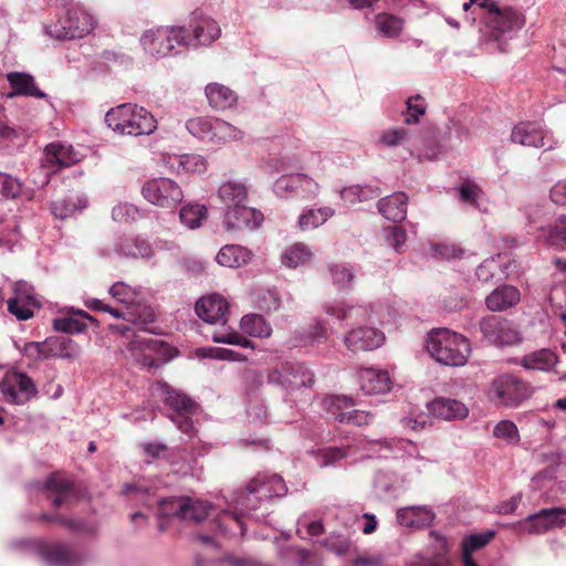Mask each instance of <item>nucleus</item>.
<instances>
[{"label":"nucleus","instance_id":"nucleus-31","mask_svg":"<svg viewBox=\"0 0 566 566\" xmlns=\"http://www.w3.org/2000/svg\"><path fill=\"white\" fill-rule=\"evenodd\" d=\"M520 301V290L514 285L503 284L485 297V305L491 312H504L517 305Z\"/></svg>","mask_w":566,"mask_h":566},{"label":"nucleus","instance_id":"nucleus-47","mask_svg":"<svg viewBox=\"0 0 566 566\" xmlns=\"http://www.w3.org/2000/svg\"><path fill=\"white\" fill-rule=\"evenodd\" d=\"M557 361V355L553 350L543 348L525 355L521 365L526 369L548 371Z\"/></svg>","mask_w":566,"mask_h":566},{"label":"nucleus","instance_id":"nucleus-13","mask_svg":"<svg viewBox=\"0 0 566 566\" xmlns=\"http://www.w3.org/2000/svg\"><path fill=\"white\" fill-rule=\"evenodd\" d=\"M483 20L490 34L499 39L503 35H511L524 25V17L506 6H500L496 1L484 13Z\"/></svg>","mask_w":566,"mask_h":566},{"label":"nucleus","instance_id":"nucleus-44","mask_svg":"<svg viewBox=\"0 0 566 566\" xmlns=\"http://www.w3.org/2000/svg\"><path fill=\"white\" fill-rule=\"evenodd\" d=\"M335 214L332 207L308 208L302 211L297 219V227L306 232L323 226Z\"/></svg>","mask_w":566,"mask_h":566},{"label":"nucleus","instance_id":"nucleus-17","mask_svg":"<svg viewBox=\"0 0 566 566\" xmlns=\"http://www.w3.org/2000/svg\"><path fill=\"white\" fill-rule=\"evenodd\" d=\"M511 140L526 147L545 148L547 150L557 147V140L545 132L538 123L523 122L514 126Z\"/></svg>","mask_w":566,"mask_h":566},{"label":"nucleus","instance_id":"nucleus-53","mask_svg":"<svg viewBox=\"0 0 566 566\" xmlns=\"http://www.w3.org/2000/svg\"><path fill=\"white\" fill-rule=\"evenodd\" d=\"M240 328L252 337L265 338L272 334L270 323L262 315L247 314L240 321Z\"/></svg>","mask_w":566,"mask_h":566},{"label":"nucleus","instance_id":"nucleus-40","mask_svg":"<svg viewBox=\"0 0 566 566\" xmlns=\"http://www.w3.org/2000/svg\"><path fill=\"white\" fill-rule=\"evenodd\" d=\"M534 234L542 244L566 248V214L558 217L553 227H538Z\"/></svg>","mask_w":566,"mask_h":566},{"label":"nucleus","instance_id":"nucleus-20","mask_svg":"<svg viewBox=\"0 0 566 566\" xmlns=\"http://www.w3.org/2000/svg\"><path fill=\"white\" fill-rule=\"evenodd\" d=\"M566 507L543 509L526 518L518 522L517 526L530 534H541L555 527H562L565 524L563 515L566 514Z\"/></svg>","mask_w":566,"mask_h":566},{"label":"nucleus","instance_id":"nucleus-30","mask_svg":"<svg viewBox=\"0 0 566 566\" xmlns=\"http://www.w3.org/2000/svg\"><path fill=\"white\" fill-rule=\"evenodd\" d=\"M430 415L438 419L452 421L465 419L469 408L462 401L453 398L438 397L427 403Z\"/></svg>","mask_w":566,"mask_h":566},{"label":"nucleus","instance_id":"nucleus-42","mask_svg":"<svg viewBox=\"0 0 566 566\" xmlns=\"http://www.w3.org/2000/svg\"><path fill=\"white\" fill-rule=\"evenodd\" d=\"M251 259V251L239 244H227L216 255L218 264L231 269L245 265Z\"/></svg>","mask_w":566,"mask_h":566},{"label":"nucleus","instance_id":"nucleus-9","mask_svg":"<svg viewBox=\"0 0 566 566\" xmlns=\"http://www.w3.org/2000/svg\"><path fill=\"white\" fill-rule=\"evenodd\" d=\"M322 161L321 154L305 153L300 149V143L294 142L291 146H284L279 156L271 159V165L276 172L294 170H318L323 172Z\"/></svg>","mask_w":566,"mask_h":566},{"label":"nucleus","instance_id":"nucleus-25","mask_svg":"<svg viewBox=\"0 0 566 566\" xmlns=\"http://www.w3.org/2000/svg\"><path fill=\"white\" fill-rule=\"evenodd\" d=\"M357 381L366 396L384 395L390 391L392 381L387 370L366 367L357 370Z\"/></svg>","mask_w":566,"mask_h":566},{"label":"nucleus","instance_id":"nucleus-64","mask_svg":"<svg viewBox=\"0 0 566 566\" xmlns=\"http://www.w3.org/2000/svg\"><path fill=\"white\" fill-rule=\"evenodd\" d=\"M409 133L401 127H390L379 135V144L386 147H397L408 140Z\"/></svg>","mask_w":566,"mask_h":566},{"label":"nucleus","instance_id":"nucleus-43","mask_svg":"<svg viewBox=\"0 0 566 566\" xmlns=\"http://www.w3.org/2000/svg\"><path fill=\"white\" fill-rule=\"evenodd\" d=\"M313 259L314 252L303 242L291 244L281 254L282 264L289 269L307 265L313 261Z\"/></svg>","mask_w":566,"mask_h":566},{"label":"nucleus","instance_id":"nucleus-51","mask_svg":"<svg viewBox=\"0 0 566 566\" xmlns=\"http://www.w3.org/2000/svg\"><path fill=\"white\" fill-rule=\"evenodd\" d=\"M242 138L243 132L240 128L223 119L214 118L210 143L222 145L229 142L240 140Z\"/></svg>","mask_w":566,"mask_h":566},{"label":"nucleus","instance_id":"nucleus-6","mask_svg":"<svg viewBox=\"0 0 566 566\" xmlns=\"http://www.w3.org/2000/svg\"><path fill=\"white\" fill-rule=\"evenodd\" d=\"M140 45L153 57L172 54L178 46H189L191 39L185 27H158L146 30L140 36Z\"/></svg>","mask_w":566,"mask_h":566},{"label":"nucleus","instance_id":"nucleus-19","mask_svg":"<svg viewBox=\"0 0 566 566\" xmlns=\"http://www.w3.org/2000/svg\"><path fill=\"white\" fill-rule=\"evenodd\" d=\"M259 480H251L244 490L234 492L228 502L232 518L241 524L239 516L250 514L266 501L261 491L255 490Z\"/></svg>","mask_w":566,"mask_h":566},{"label":"nucleus","instance_id":"nucleus-16","mask_svg":"<svg viewBox=\"0 0 566 566\" xmlns=\"http://www.w3.org/2000/svg\"><path fill=\"white\" fill-rule=\"evenodd\" d=\"M78 154L70 145L52 143L48 145L43 153L42 167L43 178L40 181L33 180L39 187L49 182L50 174L55 172L61 167H67L78 161Z\"/></svg>","mask_w":566,"mask_h":566},{"label":"nucleus","instance_id":"nucleus-57","mask_svg":"<svg viewBox=\"0 0 566 566\" xmlns=\"http://www.w3.org/2000/svg\"><path fill=\"white\" fill-rule=\"evenodd\" d=\"M273 192L277 198L289 199L298 195L297 174H284L273 184Z\"/></svg>","mask_w":566,"mask_h":566},{"label":"nucleus","instance_id":"nucleus-34","mask_svg":"<svg viewBox=\"0 0 566 566\" xmlns=\"http://www.w3.org/2000/svg\"><path fill=\"white\" fill-rule=\"evenodd\" d=\"M66 313H72L74 316L56 317L52 322L55 331L67 334H80L87 328L85 321L95 322V318L83 310H75L74 307L65 308Z\"/></svg>","mask_w":566,"mask_h":566},{"label":"nucleus","instance_id":"nucleus-18","mask_svg":"<svg viewBox=\"0 0 566 566\" xmlns=\"http://www.w3.org/2000/svg\"><path fill=\"white\" fill-rule=\"evenodd\" d=\"M263 213L247 202L226 209L222 226L227 231H240L243 229H258L263 222Z\"/></svg>","mask_w":566,"mask_h":566},{"label":"nucleus","instance_id":"nucleus-59","mask_svg":"<svg viewBox=\"0 0 566 566\" xmlns=\"http://www.w3.org/2000/svg\"><path fill=\"white\" fill-rule=\"evenodd\" d=\"M464 253V250L454 243L440 242L429 244V254L436 259L450 261L461 259Z\"/></svg>","mask_w":566,"mask_h":566},{"label":"nucleus","instance_id":"nucleus-8","mask_svg":"<svg viewBox=\"0 0 566 566\" xmlns=\"http://www.w3.org/2000/svg\"><path fill=\"white\" fill-rule=\"evenodd\" d=\"M384 450L390 449V442L387 440H367L365 438L347 441L342 446L325 447L312 451V454L318 467H329L338 463L340 460L354 457L361 450Z\"/></svg>","mask_w":566,"mask_h":566},{"label":"nucleus","instance_id":"nucleus-45","mask_svg":"<svg viewBox=\"0 0 566 566\" xmlns=\"http://www.w3.org/2000/svg\"><path fill=\"white\" fill-rule=\"evenodd\" d=\"M322 308L326 315L337 321L359 318L366 314L365 307L359 305H353L344 301L324 302Z\"/></svg>","mask_w":566,"mask_h":566},{"label":"nucleus","instance_id":"nucleus-46","mask_svg":"<svg viewBox=\"0 0 566 566\" xmlns=\"http://www.w3.org/2000/svg\"><path fill=\"white\" fill-rule=\"evenodd\" d=\"M86 205L87 200L83 195H70L52 202L51 212L55 218L64 220L81 212Z\"/></svg>","mask_w":566,"mask_h":566},{"label":"nucleus","instance_id":"nucleus-27","mask_svg":"<svg viewBox=\"0 0 566 566\" xmlns=\"http://www.w3.org/2000/svg\"><path fill=\"white\" fill-rule=\"evenodd\" d=\"M34 486L42 489L55 507L71 503L74 497L73 482L59 473L50 475L43 484L35 483Z\"/></svg>","mask_w":566,"mask_h":566},{"label":"nucleus","instance_id":"nucleus-55","mask_svg":"<svg viewBox=\"0 0 566 566\" xmlns=\"http://www.w3.org/2000/svg\"><path fill=\"white\" fill-rule=\"evenodd\" d=\"M328 272L333 284L337 290H348L355 277V271L348 263H331L328 264Z\"/></svg>","mask_w":566,"mask_h":566},{"label":"nucleus","instance_id":"nucleus-41","mask_svg":"<svg viewBox=\"0 0 566 566\" xmlns=\"http://www.w3.org/2000/svg\"><path fill=\"white\" fill-rule=\"evenodd\" d=\"M494 536L495 532L492 530L465 536L461 543V558L463 566H479L473 559L472 554L486 546Z\"/></svg>","mask_w":566,"mask_h":566},{"label":"nucleus","instance_id":"nucleus-48","mask_svg":"<svg viewBox=\"0 0 566 566\" xmlns=\"http://www.w3.org/2000/svg\"><path fill=\"white\" fill-rule=\"evenodd\" d=\"M374 22L376 32L386 39L398 38L405 27L401 18L386 12L378 13Z\"/></svg>","mask_w":566,"mask_h":566},{"label":"nucleus","instance_id":"nucleus-21","mask_svg":"<svg viewBox=\"0 0 566 566\" xmlns=\"http://www.w3.org/2000/svg\"><path fill=\"white\" fill-rule=\"evenodd\" d=\"M13 295L8 300V311L20 321H27L33 316V308L40 304L35 297L33 287L24 281L13 284Z\"/></svg>","mask_w":566,"mask_h":566},{"label":"nucleus","instance_id":"nucleus-1","mask_svg":"<svg viewBox=\"0 0 566 566\" xmlns=\"http://www.w3.org/2000/svg\"><path fill=\"white\" fill-rule=\"evenodd\" d=\"M109 295L118 303L125 305V311H120L126 323L111 325V328L129 337L130 332L134 334L132 346L150 347L153 339H144L136 335V332H149L148 327L155 321V311L147 304L142 302V292L137 287H133L124 282H116L108 289Z\"/></svg>","mask_w":566,"mask_h":566},{"label":"nucleus","instance_id":"nucleus-61","mask_svg":"<svg viewBox=\"0 0 566 566\" xmlns=\"http://www.w3.org/2000/svg\"><path fill=\"white\" fill-rule=\"evenodd\" d=\"M384 240L395 252L402 253L407 241V232L402 227L388 226L382 229Z\"/></svg>","mask_w":566,"mask_h":566},{"label":"nucleus","instance_id":"nucleus-63","mask_svg":"<svg viewBox=\"0 0 566 566\" xmlns=\"http://www.w3.org/2000/svg\"><path fill=\"white\" fill-rule=\"evenodd\" d=\"M197 355L201 357L214 358L220 360H229V361H243L247 360V357L238 352L228 348L220 347H208L200 348L197 350Z\"/></svg>","mask_w":566,"mask_h":566},{"label":"nucleus","instance_id":"nucleus-2","mask_svg":"<svg viewBox=\"0 0 566 566\" xmlns=\"http://www.w3.org/2000/svg\"><path fill=\"white\" fill-rule=\"evenodd\" d=\"M108 128L119 135L149 136L157 129L158 123L155 116L137 104H120L111 108L105 115Z\"/></svg>","mask_w":566,"mask_h":566},{"label":"nucleus","instance_id":"nucleus-37","mask_svg":"<svg viewBox=\"0 0 566 566\" xmlns=\"http://www.w3.org/2000/svg\"><path fill=\"white\" fill-rule=\"evenodd\" d=\"M248 187L245 182L240 180H228L221 182L217 190V197L224 206V210L247 202Z\"/></svg>","mask_w":566,"mask_h":566},{"label":"nucleus","instance_id":"nucleus-15","mask_svg":"<svg viewBox=\"0 0 566 566\" xmlns=\"http://www.w3.org/2000/svg\"><path fill=\"white\" fill-rule=\"evenodd\" d=\"M0 391L7 402L23 405L36 396L34 381L24 373L9 370L0 381Z\"/></svg>","mask_w":566,"mask_h":566},{"label":"nucleus","instance_id":"nucleus-12","mask_svg":"<svg viewBox=\"0 0 566 566\" xmlns=\"http://www.w3.org/2000/svg\"><path fill=\"white\" fill-rule=\"evenodd\" d=\"M143 197L151 205L174 209L184 199V191L178 182L159 177L147 180L142 187Z\"/></svg>","mask_w":566,"mask_h":566},{"label":"nucleus","instance_id":"nucleus-4","mask_svg":"<svg viewBox=\"0 0 566 566\" xmlns=\"http://www.w3.org/2000/svg\"><path fill=\"white\" fill-rule=\"evenodd\" d=\"M96 25L97 19L91 10L76 3L66 10L63 19L45 24L43 30L46 35L55 40H74L92 33Z\"/></svg>","mask_w":566,"mask_h":566},{"label":"nucleus","instance_id":"nucleus-5","mask_svg":"<svg viewBox=\"0 0 566 566\" xmlns=\"http://www.w3.org/2000/svg\"><path fill=\"white\" fill-rule=\"evenodd\" d=\"M154 395L160 397L167 407L170 408L168 417L175 426L189 440L195 437L193 417L198 413V405L180 391L170 389L167 384L157 382L153 388Z\"/></svg>","mask_w":566,"mask_h":566},{"label":"nucleus","instance_id":"nucleus-7","mask_svg":"<svg viewBox=\"0 0 566 566\" xmlns=\"http://www.w3.org/2000/svg\"><path fill=\"white\" fill-rule=\"evenodd\" d=\"M18 545L36 554L46 566H76L84 556L71 545L45 539L21 541Z\"/></svg>","mask_w":566,"mask_h":566},{"label":"nucleus","instance_id":"nucleus-50","mask_svg":"<svg viewBox=\"0 0 566 566\" xmlns=\"http://www.w3.org/2000/svg\"><path fill=\"white\" fill-rule=\"evenodd\" d=\"M177 509L181 511V520L189 522H200L209 514L210 506L201 500L185 496V501L176 502Z\"/></svg>","mask_w":566,"mask_h":566},{"label":"nucleus","instance_id":"nucleus-39","mask_svg":"<svg viewBox=\"0 0 566 566\" xmlns=\"http://www.w3.org/2000/svg\"><path fill=\"white\" fill-rule=\"evenodd\" d=\"M459 200L480 212L486 213L490 210V200L484 191L474 182L467 181L457 187Z\"/></svg>","mask_w":566,"mask_h":566},{"label":"nucleus","instance_id":"nucleus-49","mask_svg":"<svg viewBox=\"0 0 566 566\" xmlns=\"http://www.w3.org/2000/svg\"><path fill=\"white\" fill-rule=\"evenodd\" d=\"M208 218V209L205 205L188 202L179 210L180 222L190 230H196L202 226Z\"/></svg>","mask_w":566,"mask_h":566},{"label":"nucleus","instance_id":"nucleus-26","mask_svg":"<svg viewBox=\"0 0 566 566\" xmlns=\"http://www.w3.org/2000/svg\"><path fill=\"white\" fill-rule=\"evenodd\" d=\"M189 27L192 32L190 45H209L221 35L218 22L202 12L192 13Z\"/></svg>","mask_w":566,"mask_h":566},{"label":"nucleus","instance_id":"nucleus-29","mask_svg":"<svg viewBox=\"0 0 566 566\" xmlns=\"http://www.w3.org/2000/svg\"><path fill=\"white\" fill-rule=\"evenodd\" d=\"M436 517L428 505H410L396 511V521L402 527L422 528L431 525Z\"/></svg>","mask_w":566,"mask_h":566},{"label":"nucleus","instance_id":"nucleus-32","mask_svg":"<svg viewBox=\"0 0 566 566\" xmlns=\"http://www.w3.org/2000/svg\"><path fill=\"white\" fill-rule=\"evenodd\" d=\"M205 94L209 106L218 112L232 109L238 104V94L229 86L218 82L207 84Z\"/></svg>","mask_w":566,"mask_h":566},{"label":"nucleus","instance_id":"nucleus-24","mask_svg":"<svg viewBox=\"0 0 566 566\" xmlns=\"http://www.w3.org/2000/svg\"><path fill=\"white\" fill-rule=\"evenodd\" d=\"M199 318L208 324L226 325L228 322V302L220 294H209L199 298L195 306Z\"/></svg>","mask_w":566,"mask_h":566},{"label":"nucleus","instance_id":"nucleus-62","mask_svg":"<svg viewBox=\"0 0 566 566\" xmlns=\"http://www.w3.org/2000/svg\"><path fill=\"white\" fill-rule=\"evenodd\" d=\"M493 436L507 444H516L520 441L518 429L511 420L499 421L493 428Z\"/></svg>","mask_w":566,"mask_h":566},{"label":"nucleus","instance_id":"nucleus-3","mask_svg":"<svg viewBox=\"0 0 566 566\" xmlns=\"http://www.w3.org/2000/svg\"><path fill=\"white\" fill-rule=\"evenodd\" d=\"M426 347L434 360L446 366H463L471 353L469 339L448 328L432 329Z\"/></svg>","mask_w":566,"mask_h":566},{"label":"nucleus","instance_id":"nucleus-60","mask_svg":"<svg viewBox=\"0 0 566 566\" xmlns=\"http://www.w3.org/2000/svg\"><path fill=\"white\" fill-rule=\"evenodd\" d=\"M23 354L32 359H46L54 355L53 339L44 342H29L24 344Z\"/></svg>","mask_w":566,"mask_h":566},{"label":"nucleus","instance_id":"nucleus-56","mask_svg":"<svg viewBox=\"0 0 566 566\" xmlns=\"http://www.w3.org/2000/svg\"><path fill=\"white\" fill-rule=\"evenodd\" d=\"M214 117L198 116L186 122V128L193 137L209 142L212 134Z\"/></svg>","mask_w":566,"mask_h":566},{"label":"nucleus","instance_id":"nucleus-10","mask_svg":"<svg viewBox=\"0 0 566 566\" xmlns=\"http://www.w3.org/2000/svg\"><path fill=\"white\" fill-rule=\"evenodd\" d=\"M488 395L494 403L512 408L527 399L531 391L520 378L513 375H501L491 382Z\"/></svg>","mask_w":566,"mask_h":566},{"label":"nucleus","instance_id":"nucleus-58","mask_svg":"<svg viewBox=\"0 0 566 566\" xmlns=\"http://www.w3.org/2000/svg\"><path fill=\"white\" fill-rule=\"evenodd\" d=\"M339 196L343 200L355 203L373 199L378 196L377 189L369 186L354 185L344 187L339 191Z\"/></svg>","mask_w":566,"mask_h":566},{"label":"nucleus","instance_id":"nucleus-23","mask_svg":"<svg viewBox=\"0 0 566 566\" xmlns=\"http://www.w3.org/2000/svg\"><path fill=\"white\" fill-rule=\"evenodd\" d=\"M160 164L168 172L177 175L203 174L208 168L207 159L198 154H163Z\"/></svg>","mask_w":566,"mask_h":566},{"label":"nucleus","instance_id":"nucleus-52","mask_svg":"<svg viewBox=\"0 0 566 566\" xmlns=\"http://www.w3.org/2000/svg\"><path fill=\"white\" fill-rule=\"evenodd\" d=\"M24 195L28 200L33 199V191H23L22 182L7 172L0 171V200L15 199L19 196Z\"/></svg>","mask_w":566,"mask_h":566},{"label":"nucleus","instance_id":"nucleus-28","mask_svg":"<svg viewBox=\"0 0 566 566\" xmlns=\"http://www.w3.org/2000/svg\"><path fill=\"white\" fill-rule=\"evenodd\" d=\"M406 491L403 479L387 470H379L374 479V492L382 501L399 499Z\"/></svg>","mask_w":566,"mask_h":566},{"label":"nucleus","instance_id":"nucleus-35","mask_svg":"<svg viewBox=\"0 0 566 566\" xmlns=\"http://www.w3.org/2000/svg\"><path fill=\"white\" fill-rule=\"evenodd\" d=\"M7 80L12 87V93L9 96L46 97V94L36 86L34 77L29 73L10 72L7 74Z\"/></svg>","mask_w":566,"mask_h":566},{"label":"nucleus","instance_id":"nucleus-54","mask_svg":"<svg viewBox=\"0 0 566 566\" xmlns=\"http://www.w3.org/2000/svg\"><path fill=\"white\" fill-rule=\"evenodd\" d=\"M254 480H259L255 490L261 491L262 495L265 496L266 501L272 497H282L287 492L285 482L277 474H273L270 476L260 475L254 478Z\"/></svg>","mask_w":566,"mask_h":566},{"label":"nucleus","instance_id":"nucleus-33","mask_svg":"<svg viewBox=\"0 0 566 566\" xmlns=\"http://www.w3.org/2000/svg\"><path fill=\"white\" fill-rule=\"evenodd\" d=\"M407 206L408 196L402 191L384 197L377 203L379 213L392 222H400L406 219Z\"/></svg>","mask_w":566,"mask_h":566},{"label":"nucleus","instance_id":"nucleus-14","mask_svg":"<svg viewBox=\"0 0 566 566\" xmlns=\"http://www.w3.org/2000/svg\"><path fill=\"white\" fill-rule=\"evenodd\" d=\"M479 327L484 338L496 346H512L522 342L517 326L506 318L485 316L480 321Z\"/></svg>","mask_w":566,"mask_h":566},{"label":"nucleus","instance_id":"nucleus-22","mask_svg":"<svg viewBox=\"0 0 566 566\" xmlns=\"http://www.w3.org/2000/svg\"><path fill=\"white\" fill-rule=\"evenodd\" d=\"M385 334L373 326H358L348 331L344 343L353 353L367 352L379 348L385 343Z\"/></svg>","mask_w":566,"mask_h":566},{"label":"nucleus","instance_id":"nucleus-11","mask_svg":"<svg viewBox=\"0 0 566 566\" xmlns=\"http://www.w3.org/2000/svg\"><path fill=\"white\" fill-rule=\"evenodd\" d=\"M268 379L270 384L280 386L287 392H294L302 388H310L314 384L313 371L303 363L286 361L272 369Z\"/></svg>","mask_w":566,"mask_h":566},{"label":"nucleus","instance_id":"nucleus-38","mask_svg":"<svg viewBox=\"0 0 566 566\" xmlns=\"http://www.w3.org/2000/svg\"><path fill=\"white\" fill-rule=\"evenodd\" d=\"M116 252L127 258L150 259L154 256L151 243L143 237L119 239L115 244Z\"/></svg>","mask_w":566,"mask_h":566},{"label":"nucleus","instance_id":"nucleus-36","mask_svg":"<svg viewBox=\"0 0 566 566\" xmlns=\"http://www.w3.org/2000/svg\"><path fill=\"white\" fill-rule=\"evenodd\" d=\"M328 338V331L325 321L314 319L307 326L297 329L292 340L293 346H312L325 342Z\"/></svg>","mask_w":566,"mask_h":566}]
</instances>
